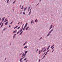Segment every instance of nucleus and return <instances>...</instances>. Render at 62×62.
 I'll list each match as a JSON object with an SVG mask.
<instances>
[{
  "instance_id": "obj_1",
  "label": "nucleus",
  "mask_w": 62,
  "mask_h": 62,
  "mask_svg": "<svg viewBox=\"0 0 62 62\" xmlns=\"http://www.w3.org/2000/svg\"><path fill=\"white\" fill-rule=\"evenodd\" d=\"M26 54L25 53V54H23L22 56V57H23V56H25V55H26Z\"/></svg>"
},
{
  "instance_id": "obj_2",
  "label": "nucleus",
  "mask_w": 62,
  "mask_h": 62,
  "mask_svg": "<svg viewBox=\"0 0 62 62\" xmlns=\"http://www.w3.org/2000/svg\"><path fill=\"white\" fill-rule=\"evenodd\" d=\"M8 21V20L7 18H6L4 21V22H7Z\"/></svg>"
},
{
  "instance_id": "obj_3",
  "label": "nucleus",
  "mask_w": 62,
  "mask_h": 62,
  "mask_svg": "<svg viewBox=\"0 0 62 62\" xmlns=\"http://www.w3.org/2000/svg\"><path fill=\"white\" fill-rule=\"evenodd\" d=\"M17 30L15 31H14V32H13V33H15V32H16V33H17Z\"/></svg>"
},
{
  "instance_id": "obj_4",
  "label": "nucleus",
  "mask_w": 62,
  "mask_h": 62,
  "mask_svg": "<svg viewBox=\"0 0 62 62\" xmlns=\"http://www.w3.org/2000/svg\"><path fill=\"white\" fill-rule=\"evenodd\" d=\"M54 44H53V45L52 46H51V49H52V48H53V47H54Z\"/></svg>"
},
{
  "instance_id": "obj_5",
  "label": "nucleus",
  "mask_w": 62,
  "mask_h": 62,
  "mask_svg": "<svg viewBox=\"0 0 62 62\" xmlns=\"http://www.w3.org/2000/svg\"><path fill=\"white\" fill-rule=\"evenodd\" d=\"M26 8H27V7H26L24 9V11H25V10H26Z\"/></svg>"
},
{
  "instance_id": "obj_6",
  "label": "nucleus",
  "mask_w": 62,
  "mask_h": 62,
  "mask_svg": "<svg viewBox=\"0 0 62 62\" xmlns=\"http://www.w3.org/2000/svg\"><path fill=\"white\" fill-rule=\"evenodd\" d=\"M47 50V48H46L43 51V52H44L45 51H46Z\"/></svg>"
},
{
  "instance_id": "obj_7",
  "label": "nucleus",
  "mask_w": 62,
  "mask_h": 62,
  "mask_svg": "<svg viewBox=\"0 0 62 62\" xmlns=\"http://www.w3.org/2000/svg\"><path fill=\"white\" fill-rule=\"evenodd\" d=\"M47 50V48H46L43 51V52H44L45 51H46Z\"/></svg>"
},
{
  "instance_id": "obj_8",
  "label": "nucleus",
  "mask_w": 62,
  "mask_h": 62,
  "mask_svg": "<svg viewBox=\"0 0 62 62\" xmlns=\"http://www.w3.org/2000/svg\"><path fill=\"white\" fill-rule=\"evenodd\" d=\"M8 23V22H7L5 24V25H7V24Z\"/></svg>"
},
{
  "instance_id": "obj_9",
  "label": "nucleus",
  "mask_w": 62,
  "mask_h": 62,
  "mask_svg": "<svg viewBox=\"0 0 62 62\" xmlns=\"http://www.w3.org/2000/svg\"><path fill=\"white\" fill-rule=\"evenodd\" d=\"M50 45H49L48 47V48H47V50H48L49 49V48H50Z\"/></svg>"
},
{
  "instance_id": "obj_10",
  "label": "nucleus",
  "mask_w": 62,
  "mask_h": 62,
  "mask_svg": "<svg viewBox=\"0 0 62 62\" xmlns=\"http://www.w3.org/2000/svg\"><path fill=\"white\" fill-rule=\"evenodd\" d=\"M35 22H36V23H37V22H38V20H37V19H36V20H35Z\"/></svg>"
},
{
  "instance_id": "obj_11",
  "label": "nucleus",
  "mask_w": 62,
  "mask_h": 62,
  "mask_svg": "<svg viewBox=\"0 0 62 62\" xmlns=\"http://www.w3.org/2000/svg\"><path fill=\"white\" fill-rule=\"evenodd\" d=\"M52 25L50 27V29H51L52 28Z\"/></svg>"
},
{
  "instance_id": "obj_12",
  "label": "nucleus",
  "mask_w": 62,
  "mask_h": 62,
  "mask_svg": "<svg viewBox=\"0 0 62 62\" xmlns=\"http://www.w3.org/2000/svg\"><path fill=\"white\" fill-rule=\"evenodd\" d=\"M26 43H27V42H25L23 44V45H25V44H26Z\"/></svg>"
},
{
  "instance_id": "obj_13",
  "label": "nucleus",
  "mask_w": 62,
  "mask_h": 62,
  "mask_svg": "<svg viewBox=\"0 0 62 62\" xmlns=\"http://www.w3.org/2000/svg\"><path fill=\"white\" fill-rule=\"evenodd\" d=\"M27 48V46H25L24 47V48Z\"/></svg>"
},
{
  "instance_id": "obj_14",
  "label": "nucleus",
  "mask_w": 62,
  "mask_h": 62,
  "mask_svg": "<svg viewBox=\"0 0 62 62\" xmlns=\"http://www.w3.org/2000/svg\"><path fill=\"white\" fill-rule=\"evenodd\" d=\"M22 33H23V31L21 32L19 34L20 35H21V34H22Z\"/></svg>"
},
{
  "instance_id": "obj_15",
  "label": "nucleus",
  "mask_w": 62,
  "mask_h": 62,
  "mask_svg": "<svg viewBox=\"0 0 62 62\" xmlns=\"http://www.w3.org/2000/svg\"><path fill=\"white\" fill-rule=\"evenodd\" d=\"M53 30H51V31L49 33H51L52 31H53Z\"/></svg>"
},
{
  "instance_id": "obj_16",
  "label": "nucleus",
  "mask_w": 62,
  "mask_h": 62,
  "mask_svg": "<svg viewBox=\"0 0 62 62\" xmlns=\"http://www.w3.org/2000/svg\"><path fill=\"white\" fill-rule=\"evenodd\" d=\"M28 28H29V27H27L26 28V30H27L28 29Z\"/></svg>"
},
{
  "instance_id": "obj_17",
  "label": "nucleus",
  "mask_w": 62,
  "mask_h": 62,
  "mask_svg": "<svg viewBox=\"0 0 62 62\" xmlns=\"http://www.w3.org/2000/svg\"><path fill=\"white\" fill-rule=\"evenodd\" d=\"M18 26H16V27H15L14 28V29H16V28H17V27H18Z\"/></svg>"
},
{
  "instance_id": "obj_18",
  "label": "nucleus",
  "mask_w": 62,
  "mask_h": 62,
  "mask_svg": "<svg viewBox=\"0 0 62 62\" xmlns=\"http://www.w3.org/2000/svg\"><path fill=\"white\" fill-rule=\"evenodd\" d=\"M16 0H15L13 3V4H14L15 3V2H16Z\"/></svg>"
},
{
  "instance_id": "obj_19",
  "label": "nucleus",
  "mask_w": 62,
  "mask_h": 62,
  "mask_svg": "<svg viewBox=\"0 0 62 62\" xmlns=\"http://www.w3.org/2000/svg\"><path fill=\"white\" fill-rule=\"evenodd\" d=\"M15 36H16V34H15L14 35V36H13V38H14V37Z\"/></svg>"
},
{
  "instance_id": "obj_20",
  "label": "nucleus",
  "mask_w": 62,
  "mask_h": 62,
  "mask_svg": "<svg viewBox=\"0 0 62 62\" xmlns=\"http://www.w3.org/2000/svg\"><path fill=\"white\" fill-rule=\"evenodd\" d=\"M22 59H23V58H21L20 60V61H21V60H22Z\"/></svg>"
},
{
  "instance_id": "obj_21",
  "label": "nucleus",
  "mask_w": 62,
  "mask_h": 62,
  "mask_svg": "<svg viewBox=\"0 0 62 62\" xmlns=\"http://www.w3.org/2000/svg\"><path fill=\"white\" fill-rule=\"evenodd\" d=\"M33 20H32L31 22V24H32L33 23Z\"/></svg>"
},
{
  "instance_id": "obj_22",
  "label": "nucleus",
  "mask_w": 62,
  "mask_h": 62,
  "mask_svg": "<svg viewBox=\"0 0 62 62\" xmlns=\"http://www.w3.org/2000/svg\"><path fill=\"white\" fill-rule=\"evenodd\" d=\"M50 32H49V33L48 34V35H47V36H49V35H50Z\"/></svg>"
},
{
  "instance_id": "obj_23",
  "label": "nucleus",
  "mask_w": 62,
  "mask_h": 62,
  "mask_svg": "<svg viewBox=\"0 0 62 62\" xmlns=\"http://www.w3.org/2000/svg\"><path fill=\"white\" fill-rule=\"evenodd\" d=\"M31 13V11H30V12H29V13L28 14L29 15H30V13Z\"/></svg>"
},
{
  "instance_id": "obj_24",
  "label": "nucleus",
  "mask_w": 62,
  "mask_h": 62,
  "mask_svg": "<svg viewBox=\"0 0 62 62\" xmlns=\"http://www.w3.org/2000/svg\"><path fill=\"white\" fill-rule=\"evenodd\" d=\"M8 2H9V0H8L7 2V3H8Z\"/></svg>"
},
{
  "instance_id": "obj_25",
  "label": "nucleus",
  "mask_w": 62,
  "mask_h": 62,
  "mask_svg": "<svg viewBox=\"0 0 62 62\" xmlns=\"http://www.w3.org/2000/svg\"><path fill=\"white\" fill-rule=\"evenodd\" d=\"M26 26H27V25H25L24 26V28H25V27H26Z\"/></svg>"
},
{
  "instance_id": "obj_26",
  "label": "nucleus",
  "mask_w": 62,
  "mask_h": 62,
  "mask_svg": "<svg viewBox=\"0 0 62 62\" xmlns=\"http://www.w3.org/2000/svg\"><path fill=\"white\" fill-rule=\"evenodd\" d=\"M20 28V27H19L17 29H19V28Z\"/></svg>"
},
{
  "instance_id": "obj_27",
  "label": "nucleus",
  "mask_w": 62,
  "mask_h": 62,
  "mask_svg": "<svg viewBox=\"0 0 62 62\" xmlns=\"http://www.w3.org/2000/svg\"><path fill=\"white\" fill-rule=\"evenodd\" d=\"M49 51H50V50H48L46 52H47V53H48V52H49Z\"/></svg>"
},
{
  "instance_id": "obj_28",
  "label": "nucleus",
  "mask_w": 62,
  "mask_h": 62,
  "mask_svg": "<svg viewBox=\"0 0 62 62\" xmlns=\"http://www.w3.org/2000/svg\"><path fill=\"white\" fill-rule=\"evenodd\" d=\"M31 9H32V7H31V8L30 9V11H31Z\"/></svg>"
},
{
  "instance_id": "obj_29",
  "label": "nucleus",
  "mask_w": 62,
  "mask_h": 62,
  "mask_svg": "<svg viewBox=\"0 0 62 62\" xmlns=\"http://www.w3.org/2000/svg\"><path fill=\"white\" fill-rule=\"evenodd\" d=\"M2 22H1V23H0V25H1V24H2Z\"/></svg>"
},
{
  "instance_id": "obj_30",
  "label": "nucleus",
  "mask_w": 62,
  "mask_h": 62,
  "mask_svg": "<svg viewBox=\"0 0 62 62\" xmlns=\"http://www.w3.org/2000/svg\"><path fill=\"white\" fill-rule=\"evenodd\" d=\"M25 28H24H24L23 29V30H24Z\"/></svg>"
},
{
  "instance_id": "obj_31",
  "label": "nucleus",
  "mask_w": 62,
  "mask_h": 62,
  "mask_svg": "<svg viewBox=\"0 0 62 62\" xmlns=\"http://www.w3.org/2000/svg\"><path fill=\"white\" fill-rule=\"evenodd\" d=\"M4 18H2V21L3 22L4 21Z\"/></svg>"
},
{
  "instance_id": "obj_32",
  "label": "nucleus",
  "mask_w": 62,
  "mask_h": 62,
  "mask_svg": "<svg viewBox=\"0 0 62 62\" xmlns=\"http://www.w3.org/2000/svg\"><path fill=\"white\" fill-rule=\"evenodd\" d=\"M22 31V29H21L20 30V32H21V31Z\"/></svg>"
},
{
  "instance_id": "obj_33",
  "label": "nucleus",
  "mask_w": 62,
  "mask_h": 62,
  "mask_svg": "<svg viewBox=\"0 0 62 62\" xmlns=\"http://www.w3.org/2000/svg\"><path fill=\"white\" fill-rule=\"evenodd\" d=\"M19 31L17 33V35H18V34H19Z\"/></svg>"
},
{
  "instance_id": "obj_34",
  "label": "nucleus",
  "mask_w": 62,
  "mask_h": 62,
  "mask_svg": "<svg viewBox=\"0 0 62 62\" xmlns=\"http://www.w3.org/2000/svg\"><path fill=\"white\" fill-rule=\"evenodd\" d=\"M40 52H41L40 50L39 51V54H40Z\"/></svg>"
},
{
  "instance_id": "obj_35",
  "label": "nucleus",
  "mask_w": 62,
  "mask_h": 62,
  "mask_svg": "<svg viewBox=\"0 0 62 62\" xmlns=\"http://www.w3.org/2000/svg\"><path fill=\"white\" fill-rule=\"evenodd\" d=\"M47 54V52H46L45 54V55H46Z\"/></svg>"
},
{
  "instance_id": "obj_36",
  "label": "nucleus",
  "mask_w": 62,
  "mask_h": 62,
  "mask_svg": "<svg viewBox=\"0 0 62 62\" xmlns=\"http://www.w3.org/2000/svg\"><path fill=\"white\" fill-rule=\"evenodd\" d=\"M45 57V55L43 57L44 58Z\"/></svg>"
},
{
  "instance_id": "obj_37",
  "label": "nucleus",
  "mask_w": 62,
  "mask_h": 62,
  "mask_svg": "<svg viewBox=\"0 0 62 62\" xmlns=\"http://www.w3.org/2000/svg\"><path fill=\"white\" fill-rule=\"evenodd\" d=\"M23 14H25V12H23Z\"/></svg>"
},
{
  "instance_id": "obj_38",
  "label": "nucleus",
  "mask_w": 62,
  "mask_h": 62,
  "mask_svg": "<svg viewBox=\"0 0 62 62\" xmlns=\"http://www.w3.org/2000/svg\"><path fill=\"white\" fill-rule=\"evenodd\" d=\"M42 38V37H41V38L40 39H40H41Z\"/></svg>"
},
{
  "instance_id": "obj_39",
  "label": "nucleus",
  "mask_w": 62,
  "mask_h": 62,
  "mask_svg": "<svg viewBox=\"0 0 62 62\" xmlns=\"http://www.w3.org/2000/svg\"><path fill=\"white\" fill-rule=\"evenodd\" d=\"M13 23V21H12L11 22L10 24H11Z\"/></svg>"
},
{
  "instance_id": "obj_40",
  "label": "nucleus",
  "mask_w": 62,
  "mask_h": 62,
  "mask_svg": "<svg viewBox=\"0 0 62 62\" xmlns=\"http://www.w3.org/2000/svg\"><path fill=\"white\" fill-rule=\"evenodd\" d=\"M40 59L39 61L38 62H40Z\"/></svg>"
},
{
  "instance_id": "obj_41",
  "label": "nucleus",
  "mask_w": 62,
  "mask_h": 62,
  "mask_svg": "<svg viewBox=\"0 0 62 62\" xmlns=\"http://www.w3.org/2000/svg\"><path fill=\"white\" fill-rule=\"evenodd\" d=\"M7 29L6 28H5L3 30L4 31V30H5V29Z\"/></svg>"
},
{
  "instance_id": "obj_42",
  "label": "nucleus",
  "mask_w": 62,
  "mask_h": 62,
  "mask_svg": "<svg viewBox=\"0 0 62 62\" xmlns=\"http://www.w3.org/2000/svg\"><path fill=\"white\" fill-rule=\"evenodd\" d=\"M25 53H27V52L25 51Z\"/></svg>"
},
{
  "instance_id": "obj_43",
  "label": "nucleus",
  "mask_w": 62,
  "mask_h": 62,
  "mask_svg": "<svg viewBox=\"0 0 62 62\" xmlns=\"http://www.w3.org/2000/svg\"><path fill=\"white\" fill-rule=\"evenodd\" d=\"M2 26H3V25H1V27H2Z\"/></svg>"
},
{
  "instance_id": "obj_44",
  "label": "nucleus",
  "mask_w": 62,
  "mask_h": 62,
  "mask_svg": "<svg viewBox=\"0 0 62 62\" xmlns=\"http://www.w3.org/2000/svg\"><path fill=\"white\" fill-rule=\"evenodd\" d=\"M26 58H25L24 59V60H26Z\"/></svg>"
},
{
  "instance_id": "obj_45",
  "label": "nucleus",
  "mask_w": 62,
  "mask_h": 62,
  "mask_svg": "<svg viewBox=\"0 0 62 62\" xmlns=\"http://www.w3.org/2000/svg\"><path fill=\"white\" fill-rule=\"evenodd\" d=\"M22 53H21V54H20V55H22Z\"/></svg>"
},
{
  "instance_id": "obj_46",
  "label": "nucleus",
  "mask_w": 62,
  "mask_h": 62,
  "mask_svg": "<svg viewBox=\"0 0 62 62\" xmlns=\"http://www.w3.org/2000/svg\"><path fill=\"white\" fill-rule=\"evenodd\" d=\"M23 5L22 7V8H23Z\"/></svg>"
},
{
  "instance_id": "obj_47",
  "label": "nucleus",
  "mask_w": 62,
  "mask_h": 62,
  "mask_svg": "<svg viewBox=\"0 0 62 62\" xmlns=\"http://www.w3.org/2000/svg\"><path fill=\"white\" fill-rule=\"evenodd\" d=\"M19 23H20V22L18 23V24H19Z\"/></svg>"
},
{
  "instance_id": "obj_48",
  "label": "nucleus",
  "mask_w": 62,
  "mask_h": 62,
  "mask_svg": "<svg viewBox=\"0 0 62 62\" xmlns=\"http://www.w3.org/2000/svg\"><path fill=\"white\" fill-rule=\"evenodd\" d=\"M45 46L44 48V49H45Z\"/></svg>"
},
{
  "instance_id": "obj_49",
  "label": "nucleus",
  "mask_w": 62,
  "mask_h": 62,
  "mask_svg": "<svg viewBox=\"0 0 62 62\" xmlns=\"http://www.w3.org/2000/svg\"><path fill=\"white\" fill-rule=\"evenodd\" d=\"M21 9H23V8H21Z\"/></svg>"
},
{
  "instance_id": "obj_50",
  "label": "nucleus",
  "mask_w": 62,
  "mask_h": 62,
  "mask_svg": "<svg viewBox=\"0 0 62 62\" xmlns=\"http://www.w3.org/2000/svg\"><path fill=\"white\" fill-rule=\"evenodd\" d=\"M38 51V49H37L36 51V52H37V51Z\"/></svg>"
},
{
  "instance_id": "obj_51",
  "label": "nucleus",
  "mask_w": 62,
  "mask_h": 62,
  "mask_svg": "<svg viewBox=\"0 0 62 62\" xmlns=\"http://www.w3.org/2000/svg\"><path fill=\"white\" fill-rule=\"evenodd\" d=\"M29 9H30V7H29Z\"/></svg>"
},
{
  "instance_id": "obj_52",
  "label": "nucleus",
  "mask_w": 62,
  "mask_h": 62,
  "mask_svg": "<svg viewBox=\"0 0 62 62\" xmlns=\"http://www.w3.org/2000/svg\"><path fill=\"white\" fill-rule=\"evenodd\" d=\"M2 25H3V23H2Z\"/></svg>"
},
{
  "instance_id": "obj_53",
  "label": "nucleus",
  "mask_w": 62,
  "mask_h": 62,
  "mask_svg": "<svg viewBox=\"0 0 62 62\" xmlns=\"http://www.w3.org/2000/svg\"><path fill=\"white\" fill-rule=\"evenodd\" d=\"M43 58H44L43 57V58L42 59H43Z\"/></svg>"
},
{
  "instance_id": "obj_54",
  "label": "nucleus",
  "mask_w": 62,
  "mask_h": 62,
  "mask_svg": "<svg viewBox=\"0 0 62 62\" xmlns=\"http://www.w3.org/2000/svg\"><path fill=\"white\" fill-rule=\"evenodd\" d=\"M43 58H44L43 57V58L42 59H43Z\"/></svg>"
},
{
  "instance_id": "obj_55",
  "label": "nucleus",
  "mask_w": 62,
  "mask_h": 62,
  "mask_svg": "<svg viewBox=\"0 0 62 62\" xmlns=\"http://www.w3.org/2000/svg\"><path fill=\"white\" fill-rule=\"evenodd\" d=\"M53 51H54V50H53V51H52V53H53Z\"/></svg>"
},
{
  "instance_id": "obj_56",
  "label": "nucleus",
  "mask_w": 62,
  "mask_h": 62,
  "mask_svg": "<svg viewBox=\"0 0 62 62\" xmlns=\"http://www.w3.org/2000/svg\"><path fill=\"white\" fill-rule=\"evenodd\" d=\"M54 47H53V48H52V50H53V48H54Z\"/></svg>"
},
{
  "instance_id": "obj_57",
  "label": "nucleus",
  "mask_w": 62,
  "mask_h": 62,
  "mask_svg": "<svg viewBox=\"0 0 62 62\" xmlns=\"http://www.w3.org/2000/svg\"><path fill=\"white\" fill-rule=\"evenodd\" d=\"M10 26H9V27H10Z\"/></svg>"
},
{
  "instance_id": "obj_58",
  "label": "nucleus",
  "mask_w": 62,
  "mask_h": 62,
  "mask_svg": "<svg viewBox=\"0 0 62 62\" xmlns=\"http://www.w3.org/2000/svg\"><path fill=\"white\" fill-rule=\"evenodd\" d=\"M22 27H23V26L22 25Z\"/></svg>"
},
{
  "instance_id": "obj_59",
  "label": "nucleus",
  "mask_w": 62,
  "mask_h": 62,
  "mask_svg": "<svg viewBox=\"0 0 62 62\" xmlns=\"http://www.w3.org/2000/svg\"><path fill=\"white\" fill-rule=\"evenodd\" d=\"M27 23H26V25H27Z\"/></svg>"
},
{
  "instance_id": "obj_60",
  "label": "nucleus",
  "mask_w": 62,
  "mask_h": 62,
  "mask_svg": "<svg viewBox=\"0 0 62 62\" xmlns=\"http://www.w3.org/2000/svg\"><path fill=\"white\" fill-rule=\"evenodd\" d=\"M42 50L43 51V48H42Z\"/></svg>"
},
{
  "instance_id": "obj_61",
  "label": "nucleus",
  "mask_w": 62,
  "mask_h": 62,
  "mask_svg": "<svg viewBox=\"0 0 62 62\" xmlns=\"http://www.w3.org/2000/svg\"><path fill=\"white\" fill-rule=\"evenodd\" d=\"M28 61V60L26 61L25 62H27V61Z\"/></svg>"
},
{
  "instance_id": "obj_62",
  "label": "nucleus",
  "mask_w": 62,
  "mask_h": 62,
  "mask_svg": "<svg viewBox=\"0 0 62 62\" xmlns=\"http://www.w3.org/2000/svg\"><path fill=\"white\" fill-rule=\"evenodd\" d=\"M6 60V58L5 59V60Z\"/></svg>"
},
{
  "instance_id": "obj_63",
  "label": "nucleus",
  "mask_w": 62,
  "mask_h": 62,
  "mask_svg": "<svg viewBox=\"0 0 62 62\" xmlns=\"http://www.w3.org/2000/svg\"><path fill=\"white\" fill-rule=\"evenodd\" d=\"M24 24H23V25H23H23H24Z\"/></svg>"
},
{
  "instance_id": "obj_64",
  "label": "nucleus",
  "mask_w": 62,
  "mask_h": 62,
  "mask_svg": "<svg viewBox=\"0 0 62 62\" xmlns=\"http://www.w3.org/2000/svg\"><path fill=\"white\" fill-rule=\"evenodd\" d=\"M21 13H22V12H20V14H21Z\"/></svg>"
}]
</instances>
